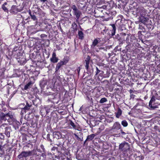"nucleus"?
<instances>
[{
    "label": "nucleus",
    "instance_id": "cd10ccee",
    "mask_svg": "<svg viewBox=\"0 0 160 160\" xmlns=\"http://www.w3.org/2000/svg\"><path fill=\"white\" fill-rule=\"evenodd\" d=\"M4 138V136L2 135V134L0 133V139H3Z\"/></svg>",
    "mask_w": 160,
    "mask_h": 160
},
{
    "label": "nucleus",
    "instance_id": "20e7f679",
    "mask_svg": "<svg viewBox=\"0 0 160 160\" xmlns=\"http://www.w3.org/2000/svg\"><path fill=\"white\" fill-rule=\"evenodd\" d=\"M33 151H29L28 152H22L20 154L18 155V158L19 159H21L23 157H27L30 156L32 155Z\"/></svg>",
    "mask_w": 160,
    "mask_h": 160
},
{
    "label": "nucleus",
    "instance_id": "9d476101",
    "mask_svg": "<svg viewBox=\"0 0 160 160\" xmlns=\"http://www.w3.org/2000/svg\"><path fill=\"white\" fill-rule=\"evenodd\" d=\"M90 57L88 56L86 60H85V62L86 63L85 67L86 68L87 70H88V68L89 64V60H90Z\"/></svg>",
    "mask_w": 160,
    "mask_h": 160
},
{
    "label": "nucleus",
    "instance_id": "a878e982",
    "mask_svg": "<svg viewBox=\"0 0 160 160\" xmlns=\"http://www.w3.org/2000/svg\"><path fill=\"white\" fill-rule=\"evenodd\" d=\"M31 18L33 20L35 21L37 20L36 17L35 15H31Z\"/></svg>",
    "mask_w": 160,
    "mask_h": 160
},
{
    "label": "nucleus",
    "instance_id": "4be33fe9",
    "mask_svg": "<svg viewBox=\"0 0 160 160\" xmlns=\"http://www.w3.org/2000/svg\"><path fill=\"white\" fill-rule=\"evenodd\" d=\"M107 99L105 98H102L99 101L100 103H102L107 101Z\"/></svg>",
    "mask_w": 160,
    "mask_h": 160
},
{
    "label": "nucleus",
    "instance_id": "2eb2a0df",
    "mask_svg": "<svg viewBox=\"0 0 160 160\" xmlns=\"http://www.w3.org/2000/svg\"><path fill=\"white\" fill-rule=\"evenodd\" d=\"M111 25L112 28V36H113L115 35V33L116 28L115 24H112Z\"/></svg>",
    "mask_w": 160,
    "mask_h": 160
},
{
    "label": "nucleus",
    "instance_id": "412c9836",
    "mask_svg": "<svg viewBox=\"0 0 160 160\" xmlns=\"http://www.w3.org/2000/svg\"><path fill=\"white\" fill-rule=\"evenodd\" d=\"M58 134H59V133L58 132L53 133V135L54 137V138H59L60 137V136Z\"/></svg>",
    "mask_w": 160,
    "mask_h": 160
},
{
    "label": "nucleus",
    "instance_id": "c9c22d12",
    "mask_svg": "<svg viewBox=\"0 0 160 160\" xmlns=\"http://www.w3.org/2000/svg\"><path fill=\"white\" fill-rule=\"evenodd\" d=\"M87 141H88V140H86H86H85V141H84V144H85V142H86Z\"/></svg>",
    "mask_w": 160,
    "mask_h": 160
},
{
    "label": "nucleus",
    "instance_id": "7ed1b4c3",
    "mask_svg": "<svg viewBox=\"0 0 160 160\" xmlns=\"http://www.w3.org/2000/svg\"><path fill=\"white\" fill-rule=\"evenodd\" d=\"M119 150L125 152L130 149V146L128 143L124 142L121 143L119 147Z\"/></svg>",
    "mask_w": 160,
    "mask_h": 160
},
{
    "label": "nucleus",
    "instance_id": "6ab92c4d",
    "mask_svg": "<svg viewBox=\"0 0 160 160\" xmlns=\"http://www.w3.org/2000/svg\"><path fill=\"white\" fill-rule=\"evenodd\" d=\"M31 82H29L27 84L25 85L24 89L25 90H27L28 89L30 88V86L31 84Z\"/></svg>",
    "mask_w": 160,
    "mask_h": 160
},
{
    "label": "nucleus",
    "instance_id": "c85d7f7f",
    "mask_svg": "<svg viewBox=\"0 0 160 160\" xmlns=\"http://www.w3.org/2000/svg\"><path fill=\"white\" fill-rule=\"evenodd\" d=\"M121 133L122 135H124L126 133L124 132H123L122 130H121Z\"/></svg>",
    "mask_w": 160,
    "mask_h": 160
},
{
    "label": "nucleus",
    "instance_id": "f257e3e1",
    "mask_svg": "<svg viewBox=\"0 0 160 160\" xmlns=\"http://www.w3.org/2000/svg\"><path fill=\"white\" fill-rule=\"evenodd\" d=\"M7 120L10 124L16 122V120L13 117V114L11 112H10L7 113L2 112L0 114V121L2 122Z\"/></svg>",
    "mask_w": 160,
    "mask_h": 160
},
{
    "label": "nucleus",
    "instance_id": "f03ea898",
    "mask_svg": "<svg viewBox=\"0 0 160 160\" xmlns=\"http://www.w3.org/2000/svg\"><path fill=\"white\" fill-rule=\"evenodd\" d=\"M101 41L100 39L99 38H96L93 41L92 44L91 45L92 49H94L97 52H98L99 50L104 49V48L102 47H99V43Z\"/></svg>",
    "mask_w": 160,
    "mask_h": 160
},
{
    "label": "nucleus",
    "instance_id": "39448f33",
    "mask_svg": "<svg viewBox=\"0 0 160 160\" xmlns=\"http://www.w3.org/2000/svg\"><path fill=\"white\" fill-rule=\"evenodd\" d=\"M68 62V60L64 59L63 61L59 62L57 64L56 68V71H58L61 67L63 65L65 64Z\"/></svg>",
    "mask_w": 160,
    "mask_h": 160
},
{
    "label": "nucleus",
    "instance_id": "79ce46f5",
    "mask_svg": "<svg viewBox=\"0 0 160 160\" xmlns=\"http://www.w3.org/2000/svg\"><path fill=\"white\" fill-rule=\"evenodd\" d=\"M82 138H82V139L81 138V140H82Z\"/></svg>",
    "mask_w": 160,
    "mask_h": 160
},
{
    "label": "nucleus",
    "instance_id": "37998d69",
    "mask_svg": "<svg viewBox=\"0 0 160 160\" xmlns=\"http://www.w3.org/2000/svg\"><path fill=\"white\" fill-rule=\"evenodd\" d=\"M130 92H132V91H131V90H130Z\"/></svg>",
    "mask_w": 160,
    "mask_h": 160
},
{
    "label": "nucleus",
    "instance_id": "4c0bfd02",
    "mask_svg": "<svg viewBox=\"0 0 160 160\" xmlns=\"http://www.w3.org/2000/svg\"><path fill=\"white\" fill-rule=\"evenodd\" d=\"M96 70L97 71L99 70L97 67H96Z\"/></svg>",
    "mask_w": 160,
    "mask_h": 160
},
{
    "label": "nucleus",
    "instance_id": "5701e85b",
    "mask_svg": "<svg viewBox=\"0 0 160 160\" xmlns=\"http://www.w3.org/2000/svg\"><path fill=\"white\" fill-rule=\"evenodd\" d=\"M2 8L3 10L7 12H8V10L7 9V8L4 6V4H3L2 5Z\"/></svg>",
    "mask_w": 160,
    "mask_h": 160
},
{
    "label": "nucleus",
    "instance_id": "9b49d317",
    "mask_svg": "<svg viewBox=\"0 0 160 160\" xmlns=\"http://www.w3.org/2000/svg\"><path fill=\"white\" fill-rule=\"evenodd\" d=\"M11 131V129L10 128L6 127L5 128V133L7 136L9 137L10 136V132Z\"/></svg>",
    "mask_w": 160,
    "mask_h": 160
},
{
    "label": "nucleus",
    "instance_id": "423d86ee",
    "mask_svg": "<svg viewBox=\"0 0 160 160\" xmlns=\"http://www.w3.org/2000/svg\"><path fill=\"white\" fill-rule=\"evenodd\" d=\"M21 10L18 9V7L15 5H13L10 10V12L12 14H16L18 12L21 11Z\"/></svg>",
    "mask_w": 160,
    "mask_h": 160
},
{
    "label": "nucleus",
    "instance_id": "c756f323",
    "mask_svg": "<svg viewBox=\"0 0 160 160\" xmlns=\"http://www.w3.org/2000/svg\"><path fill=\"white\" fill-rule=\"evenodd\" d=\"M100 72V70H98L97 72L96 73V75H97Z\"/></svg>",
    "mask_w": 160,
    "mask_h": 160
},
{
    "label": "nucleus",
    "instance_id": "4468645a",
    "mask_svg": "<svg viewBox=\"0 0 160 160\" xmlns=\"http://www.w3.org/2000/svg\"><path fill=\"white\" fill-rule=\"evenodd\" d=\"M95 135L94 134H92L88 136L86 139V140L88 141H90L92 140L94 137Z\"/></svg>",
    "mask_w": 160,
    "mask_h": 160
},
{
    "label": "nucleus",
    "instance_id": "a211bd4d",
    "mask_svg": "<svg viewBox=\"0 0 160 160\" xmlns=\"http://www.w3.org/2000/svg\"><path fill=\"white\" fill-rule=\"evenodd\" d=\"M70 124L72 127L73 128L76 130L78 129L77 128V126L75 124L74 122H73L72 121H70Z\"/></svg>",
    "mask_w": 160,
    "mask_h": 160
},
{
    "label": "nucleus",
    "instance_id": "e433bc0d",
    "mask_svg": "<svg viewBox=\"0 0 160 160\" xmlns=\"http://www.w3.org/2000/svg\"><path fill=\"white\" fill-rule=\"evenodd\" d=\"M122 34H123V35H124V36L126 35V34H125V33H122Z\"/></svg>",
    "mask_w": 160,
    "mask_h": 160
},
{
    "label": "nucleus",
    "instance_id": "72a5a7b5",
    "mask_svg": "<svg viewBox=\"0 0 160 160\" xmlns=\"http://www.w3.org/2000/svg\"><path fill=\"white\" fill-rule=\"evenodd\" d=\"M141 22H142V23H145V21H142V20H141Z\"/></svg>",
    "mask_w": 160,
    "mask_h": 160
},
{
    "label": "nucleus",
    "instance_id": "6e6552de",
    "mask_svg": "<svg viewBox=\"0 0 160 160\" xmlns=\"http://www.w3.org/2000/svg\"><path fill=\"white\" fill-rule=\"evenodd\" d=\"M121 127L120 124L118 122H116L112 127V129L118 130L120 129Z\"/></svg>",
    "mask_w": 160,
    "mask_h": 160
},
{
    "label": "nucleus",
    "instance_id": "393cba45",
    "mask_svg": "<svg viewBox=\"0 0 160 160\" xmlns=\"http://www.w3.org/2000/svg\"><path fill=\"white\" fill-rule=\"evenodd\" d=\"M72 8L74 11V12H75L78 10L77 8L75 5H73L72 6Z\"/></svg>",
    "mask_w": 160,
    "mask_h": 160
},
{
    "label": "nucleus",
    "instance_id": "c03bdc74",
    "mask_svg": "<svg viewBox=\"0 0 160 160\" xmlns=\"http://www.w3.org/2000/svg\"><path fill=\"white\" fill-rule=\"evenodd\" d=\"M130 92H132V91H131V90H130Z\"/></svg>",
    "mask_w": 160,
    "mask_h": 160
},
{
    "label": "nucleus",
    "instance_id": "ea45409f",
    "mask_svg": "<svg viewBox=\"0 0 160 160\" xmlns=\"http://www.w3.org/2000/svg\"><path fill=\"white\" fill-rule=\"evenodd\" d=\"M29 14H30V15L31 16V13L30 12H29Z\"/></svg>",
    "mask_w": 160,
    "mask_h": 160
},
{
    "label": "nucleus",
    "instance_id": "1a4fd4ad",
    "mask_svg": "<svg viewBox=\"0 0 160 160\" xmlns=\"http://www.w3.org/2000/svg\"><path fill=\"white\" fill-rule=\"evenodd\" d=\"M74 15L76 16V17L77 18L76 21L77 22H78V19L80 16L82 14V13L80 11L78 10L75 12H74Z\"/></svg>",
    "mask_w": 160,
    "mask_h": 160
},
{
    "label": "nucleus",
    "instance_id": "bb28decb",
    "mask_svg": "<svg viewBox=\"0 0 160 160\" xmlns=\"http://www.w3.org/2000/svg\"><path fill=\"white\" fill-rule=\"evenodd\" d=\"M74 135L75 136V137L77 138V139L78 140H80L81 141H82V140H81V138H79L78 135L76 133H74Z\"/></svg>",
    "mask_w": 160,
    "mask_h": 160
},
{
    "label": "nucleus",
    "instance_id": "dca6fc26",
    "mask_svg": "<svg viewBox=\"0 0 160 160\" xmlns=\"http://www.w3.org/2000/svg\"><path fill=\"white\" fill-rule=\"evenodd\" d=\"M78 38L79 39H83L84 36L83 32L81 31H79L78 32Z\"/></svg>",
    "mask_w": 160,
    "mask_h": 160
},
{
    "label": "nucleus",
    "instance_id": "f8f14e48",
    "mask_svg": "<svg viewBox=\"0 0 160 160\" xmlns=\"http://www.w3.org/2000/svg\"><path fill=\"white\" fill-rule=\"evenodd\" d=\"M155 97L154 96H153L152 97L149 103V106L151 108H155L154 107H152V102H154L155 101Z\"/></svg>",
    "mask_w": 160,
    "mask_h": 160
},
{
    "label": "nucleus",
    "instance_id": "a19ab883",
    "mask_svg": "<svg viewBox=\"0 0 160 160\" xmlns=\"http://www.w3.org/2000/svg\"><path fill=\"white\" fill-rule=\"evenodd\" d=\"M6 4H7L6 2H5L3 4H4V5H6Z\"/></svg>",
    "mask_w": 160,
    "mask_h": 160
},
{
    "label": "nucleus",
    "instance_id": "f704fd0d",
    "mask_svg": "<svg viewBox=\"0 0 160 160\" xmlns=\"http://www.w3.org/2000/svg\"><path fill=\"white\" fill-rule=\"evenodd\" d=\"M2 42H1V40H0V46L1 45H2Z\"/></svg>",
    "mask_w": 160,
    "mask_h": 160
},
{
    "label": "nucleus",
    "instance_id": "0eeeda50",
    "mask_svg": "<svg viewBox=\"0 0 160 160\" xmlns=\"http://www.w3.org/2000/svg\"><path fill=\"white\" fill-rule=\"evenodd\" d=\"M56 54L55 52L52 53V57L50 58V60L52 62L55 63L58 62V58L56 57Z\"/></svg>",
    "mask_w": 160,
    "mask_h": 160
},
{
    "label": "nucleus",
    "instance_id": "ddd939ff",
    "mask_svg": "<svg viewBox=\"0 0 160 160\" xmlns=\"http://www.w3.org/2000/svg\"><path fill=\"white\" fill-rule=\"evenodd\" d=\"M122 111L120 108H119L118 110V112L116 113V117L117 118H119L120 116L121 115Z\"/></svg>",
    "mask_w": 160,
    "mask_h": 160
},
{
    "label": "nucleus",
    "instance_id": "f3484780",
    "mask_svg": "<svg viewBox=\"0 0 160 160\" xmlns=\"http://www.w3.org/2000/svg\"><path fill=\"white\" fill-rule=\"evenodd\" d=\"M30 106H26L23 108L22 109L21 112H26V110H29L30 109Z\"/></svg>",
    "mask_w": 160,
    "mask_h": 160
},
{
    "label": "nucleus",
    "instance_id": "7c9ffc66",
    "mask_svg": "<svg viewBox=\"0 0 160 160\" xmlns=\"http://www.w3.org/2000/svg\"><path fill=\"white\" fill-rule=\"evenodd\" d=\"M47 0H40V1L41 2H45Z\"/></svg>",
    "mask_w": 160,
    "mask_h": 160
},
{
    "label": "nucleus",
    "instance_id": "b1692460",
    "mask_svg": "<svg viewBox=\"0 0 160 160\" xmlns=\"http://www.w3.org/2000/svg\"><path fill=\"white\" fill-rule=\"evenodd\" d=\"M72 26L73 27V29H76L77 25L75 22H74L72 24Z\"/></svg>",
    "mask_w": 160,
    "mask_h": 160
},
{
    "label": "nucleus",
    "instance_id": "58836bf2",
    "mask_svg": "<svg viewBox=\"0 0 160 160\" xmlns=\"http://www.w3.org/2000/svg\"><path fill=\"white\" fill-rule=\"evenodd\" d=\"M1 147H2V146L0 145V150H1Z\"/></svg>",
    "mask_w": 160,
    "mask_h": 160
},
{
    "label": "nucleus",
    "instance_id": "473e14b6",
    "mask_svg": "<svg viewBox=\"0 0 160 160\" xmlns=\"http://www.w3.org/2000/svg\"><path fill=\"white\" fill-rule=\"evenodd\" d=\"M67 160H71V159L69 158H68V157H67Z\"/></svg>",
    "mask_w": 160,
    "mask_h": 160
},
{
    "label": "nucleus",
    "instance_id": "2f4dec72",
    "mask_svg": "<svg viewBox=\"0 0 160 160\" xmlns=\"http://www.w3.org/2000/svg\"><path fill=\"white\" fill-rule=\"evenodd\" d=\"M26 106H30V107H31V106H30V105H29V104L28 103H27V104H26Z\"/></svg>",
    "mask_w": 160,
    "mask_h": 160
},
{
    "label": "nucleus",
    "instance_id": "aec40b11",
    "mask_svg": "<svg viewBox=\"0 0 160 160\" xmlns=\"http://www.w3.org/2000/svg\"><path fill=\"white\" fill-rule=\"evenodd\" d=\"M121 124L124 127H126L128 125V122L126 120H123L122 121Z\"/></svg>",
    "mask_w": 160,
    "mask_h": 160
}]
</instances>
